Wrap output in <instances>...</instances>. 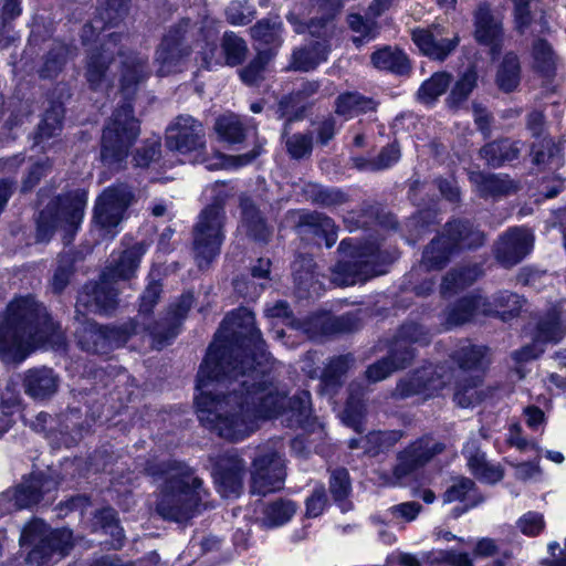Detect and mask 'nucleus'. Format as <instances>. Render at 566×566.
Returning a JSON list of instances; mask_svg holds the SVG:
<instances>
[{
	"label": "nucleus",
	"instance_id": "obj_50",
	"mask_svg": "<svg viewBox=\"0 0 566 566\" xmlns=\"http://www.w3.org/2000/svg\"><path fill=\"white\" fill-rule=\"evenodd\" d=\"M365 412L366 407L364 401L359 397H356L354 394H350L343 411L342 419L346 426L360 433L364 430L363 419Z\"/></svg>",
	"mask_w": 566,
	"mask_h": 566
},
{
	"label": "nucleus",
	"instance_id": "obj_6",
	"mask_svg": "<svg viewBox=\"0 0 566 566\" xmlns=\"http://www.w3.org/2000/svg\"><path fill=\"white\" fill-rule=\"evenodd\" d=\"M166 146L169 150L189 156L191 161L206 163L208 169L245 166L258 156V153L253 151L238 157L218 156L216 163L207 161L202 157L206 147L203 126L190 115L176 117L167 127Z\"/></svg>",
	"mask_w": 566,
	"mask_h": 566
},
{
	"label": "nucleus",
	"instance_id": "obj_63",
	"mask_svg": "<svg viewBox=\"0 0 566 566\" xmlns=\"http://www.w3.org/2000/svg\"><path fill=\"white\" fill-rule=\"evenodd\" d=\"M286 147L293 158H303L312 151V136L307 134H295L286 139Z\"/></svg>",
	"mask_w": 566,
	"mask_h": 566
},
{
	"label": "nucleus",
	"instance_id": "obj_58",
	"mask_svg": "<svg viewBox=\"0 0 566 566\" xmlns=\"http://www.w3.org/2000/svg\"><path fill=\"white\" fill-rule=\"evenodd\" d=\"M348 23L350 29L358 33V36L353 39L354 43L357 48L363 45L365 42H368L376 36V23L374 20L367 19L364 20L358 14H350L348 17Z\"/></svg>",
	"mask_w": 566,
	"mask_h": 566
},
{
	"label": "nucleus",
	"instance_id": "obj_22",
	"mask_svg": "<svg viewBox=\"0 0 566 566\" xmlns=\"http://www.w3.org/2000/svg\"><path fill=\"white\" fill-rule=\"evenodd\" d=\"M534 235L526 228L507 231L496 248V258L505 266L518 263L533 248Z\"/></svg>",
	"mask_w": 566,
	"mask_h": 566
},
{
	"label": "nucleus",
	"instance_id": "obj_39",
	"mask_svg": "<svg viewBox=\"0 0 566 566\" xmlns=\"http://www.w3.org/2000/svg\"><path fill=\"white\" fill-rule=\"evenodd\" d=\"M403 436L401 430L371 431L364 438L365 450L370 455H377L392 448Z\"/></svg>",
	"mask_w": 566,
	"mask_h": 566
},
{
	"label": "nucleus",
	"instance_id": "obj_15",
	"mask_svg": "<svg viewBox=\"0 0 566 566\" xmlns=\"http://www.w3.org/2000/svg\"><path fill=\"white\" fill-rule=\"evenodd\" d=\"M133 200L130 189L124 185L109 187L97 198L94 207V222L104 235L114 237L118 232V227Z\"/></svg>",
	"mask_w": 566,
	"mask_h": 566
},
{
	"label": "nucleus",
	"instance_id": "obj_1",
	"mask_svg": "<svg viewBox=\"0 0 566 566\" xmlns=\"http://www.w3.org/2000/svg\"><path fill=\"white\" fill-rule=\"evenodd\" d=\"M272 365L254 314L248 308L228 314L197 375L195 400L201 424L231 442L253 433L259 419L280 415L287 427L311 426L310 391L287 398L273 384Z\"/></svg>",
	"mask_w": 566,
	"mask_h": 566
},
{
	"label": "nucleus",
	"instance_id": "obj_16",
	"mask_svg": "<svg viewBox=\"0 0 566 566\" xmlns=\"http://www.w3.org/2000/svg\"><path fill=\"white\" fill-rule=\"evenodd\" d=\"M188 25V21H182L165 34L155 57L158 76H167L181 70L191 50L192 33H189Z\"/></svg>",
	"mask_w": 566,
	"mask_h": 566
},
{
	"label": "nucleus",
	"instance_id": "obj_48",
	"mask_svg": "<svg viewBox=\"0 0 566 566\" xmlns=\"http://www.w3.org/2000/svg\"><path fill=\"white\" fill-rule=\"evenodd\" d=\"M476 85V73L469 70L458 80L448 97L450 107L455 108L463 103Z\"/></svg>",
	"mask_w": 566,
	"mask_h": 566
},
{
	"label": "nucleus",
	"instance_id": "obj_14",
	"mask_svg": "<svg viewBox=\"0 0 566 566\" xmlns=\"http://www.w3.org/2000/svg\"><path fill=\"white\" fill-rule=\"evenodd\" d=\"M444 450L446 444L436 440L432 436L424 434L420 437L397 453L396 464L387 484L391 486L400 485L403 479L424 467Z\"/></svg>",
	"mask_w": 566,
	"mask_h": 566
},
{
	"label": "nucleus",
	"instance_id": "obj_13",
	"mask_svg": "<svg viewBox=\"0 0 566 566\" xmlns=\"http://www.w3.org/2000/svg\"><path fill=\"white\" fill-rule=\"evenodd\" d=\"M451 379L452 370L448 365H423L397 381L392 397L407 399L412 396L423 395L426 398H429L443 389Z\"/></svg>",
	"mask_w": 566,
	"mask_h": 566
},
{
	"label": "nucleus",
	"instance_id": "obj_55",
	"mask_svg": "<svg viewBox=\"0 0 566 566\" xmlns=\"http://www.w3.org/2000/svg\"><path fill=\"white\" fill-rule=\"evenodd\" d=\"M482 399L483 392L478 388L474 379H470L468 384H457L453 400L459 407H474Z\"/></svg>",
	"mask_w": 566,
	"mask_h": 566
},
{
	"label": "nucleus",
	"instance_id": "obj_3",
	"mask_svg": "<svg viewBox=\"0 0 566 566\" xmlns=\"http://www.w3.org/2000/svg\"><path fill=\"white\" fill-rule=\"evenodd\" d=\"M191 308V296L185 295L179 303L170 307L167 317L146 326L137 318H129L119 325H98L95 322H85L76 332L80 347L92 354L107 355L112 350L123 347L134 335L146 331L153 337L154 347L161 349L180 333L184 321Z\"/></svg>",
	"mask_w": 566,
	"mask_h": 566
},
{
	"label": "nucleus",
	"instance_id": "obj_43",
	"mask_svg": "<svg viewBox=\"0 0 566 566\" xmlns=\"http://www.w3.org/2000/svg\"><path fill=\"white\" fill-rule=\"evenodd\" d=\"M450 75L444 72L434 73L424 81L418 91V98L424 104H432L450 85Z\"/></svg>",
	"mask_w": 566,
	"mask_h": 566
},
{
	"label": "nucleus",
	"instance_id": "obj_19",
	"mask_svg": "<svg viewBox=\"0 0 566 566\" xmlns=\"http://www.w3.org/2000/svg\"><path fill=\"white\" fill-rule=\"evenodd\" d=\"M210 460L213 461L212 476L218 492L223 497H238L243 489L244 460L234 449Z\"/></svg>",
	"mask_w": 566,
	"mask_h": 566
},
{
	"label": "nucleus",
	"instance_id": "obj_57",
	"mask_svg": "<svg viewBox=\"0 0 566 566\" xmlns=\"http://www.w3.org/2000/svg\"><path fill=\"white\" fill-rule=\"evenodd\" d=\"M533 59L535 69L542 73L548 74L556 66V56L546 41L538 40L535 42Z\"/></svg>",
	"mask_w": 566,
	"mask_h": 566
},
{
	"label": "nucleus",
	"instance_id": "obj_46",
	"mask_svg": "<svg viewBox=\"0 0 566 566\" xmlns=\"http://www.w3.org/2000/svg\"><path fill=\"white\" fill-rule=\"evenodd\" d=\"M216 132L227 143H239L243 138V128L239 118L233 115H223L216 122Z\"/></svg>",
	"mask_w": 566,
	"mask_h": 566
},
{
	"label": "nucleus",
	"instance_id": "obj_52",
	"mask_svg": "<svg viewBox=\"0 0 566 566\" xmlns=\"http://www.w3.org/2000/svg\"><path fill=\"white\" fill-rule=\"evenodd\" d=\"M315 321H319L321 328L328 333H352L360 326L357 316L350 313L324 319L317 317Z\"/></svg>",
	"mask_w": 566,
	"mask_h": 566
},
{
	"label": "nucleus",
	"instance_id": "obj_60",
	"mask_svg": "<svg viewBox=\"0 0 566 566\" xmlns=\"http://www.w3.org/2000/svg\"><path fill=\"white\" fill-rule=\"evenodd\" d=\"M350 491L348 471L344 468L335 469L329 478V492L335 501L342 502Z\"/></svg>",
	"mask_w": 566,
	"mask_h": 566
},
{
	"label": "nucleus",
	"instance_id": "obj_41",
	"mask_svg": "<svg viewBox=\"0 0 566 566\" xmlns=\"http://www.w3.org/2000/svg\"><path fill=\"white\" fill-rule=\"evenodd\" d=\"M496 82L501 90L511 92L515 90L520 83V63L517 56L510 53L506 54L496 75Z\"/></svg>",
	"mask_w": 566,
	"mask_h": 566
},
{
	"label": "nucleus",
	"instance_id": "obj_10",
	"mask_svg": "<svg viewBox=\"0 0 566 566\" xmlns=\"http://www.w3.org/2000/svg\"><path fill=\"white\" fill-rule=\"evenodd\" d=\"M483 242V234L473 230L467 222H451L444 232L438 235L426 248L419 272L441 270L449 261L450 255L459 249L474 248Z\"/></svg>",
	"mask_w": 566,
	"mask_h": 566
},
{
	"label": "nucleus",
	"instance_id": "obj_49",
	"mask_svg": "<svg viewBox=\"0 0 566 566\" xmlns=\"http://www.w3.org/2000/svg\"><path fill=\"white\" fill-rule=\"evenodd\" d=\"M20 395L14 389L7 387L0 392V436L9 430L12 420L11 415L19 408Z\"/></svg>",
	"mask_w": 566,
	"mask_h": 566
},
{
	"label": "nucleus",
	"instance_id": "obj_17",
	"mask_svg": "<svg viewBox=\"0 0 566 566\" xmlns=\"http://www.w3.org/2000/svg\"><path fill=\"white\" fill-rule=\"evenodd\" d=\"M286 478L285 461L273 449L260 450L252 461L251 493L265 496L280 491Z\"/></svg>",
	"mask_w": 566,
	"mask_h": 566
},
{
	"label": "nucleus",
	"instance_id": "obj_8",
	"mask_svg": "<svg viewBox=\"0 0 566 566\" xmlns=\"http://www.w3.org/2000/svg\"><path fill=\"white\" fill-rule=\"evenodd\" d=\"M338 261L334 272L345 277L371 280L387 272V266L397 259V251L382 250V244L368 241L363 245L343 240L338 247Z\"/></svg>",
	"mask_w": 566,
	"mask_h": 566
},
{
	"label": "nucleus",
	"instance_id": "obj_30",
	"mask_svg": "<svg viewBox=\"0 0 566 566\" xmlns=\"http://www.w3.org/2000/svg\"><path fill=\"white\" fill-rule=\"evenodd\" d=\"M482 304L483 297L478 295L463 296L450 304L444 311L447 329L470 322L475 314L482 313Z\"/></svg>",
	"mask_w": 566,
	"mask_h": 566
},
{
	"label": "nucleus",
	"instance_id": "obj_31",
	"mask_svg": "<svg viewBox=\"0 0 566 566\" xmlns=\"http://www.w3.org/2000/svg\"><path fill=\"white\" fill-rule=\"evenodd\" d=\"M489 348L472 344L470 340H461L451 353V359L462 370H476L483 367Z\"/></svg>",
	"mask_w": 566,
	"mask_h": 566
},
{
	"label": "nucleus",
	"instance_id": "obj_51",
	"mask_svg": "<svg viewBox=\"0 0 566 566\" xmlns=\"http://www.w3.org/2000/svg\"><path fill=\"white\" fill-rule=\"evenodd\" d=\"M400 158V149L396 144L385 147L379 154L377 160L369 161L361 158L355 160L356 166L361 170L386 169L397 163Z\"/></svg>",
	"mask_w": 566,
	"mask_h": 566
},
{
	"label": "nucleus",
	"instance_id": "obj_36",
	"mask_svg": "<svg viewBox=\"0 0 566 566\" xmlns=\"http://www.w3.org/2000/svg\"><path fill=\"white\" fill-rule=\"evenodd\" d=\"M471 500V505H476L483 499L478 494L475 482L470 478L459 476L443 493V503L462 502Z\"/></svg>",
	"mask_w": 566,
	"mask_h": 566
},
{
	"label": "nucleus",
	"instance_id": "obj_56",
	"mask_svg": "<svg viewBox=\"0 0 566 566\" xmlns=\"http://www.w3.org/2000/svg\"><path fill=\"white\" fill-rule=\"evenodd\" d=\"M99 521L102 522V528L105 534H109L113 537L111 543L114 549L122 548L124 544V531L119 526L116 518V512L113 509H104L99 512Z\"/></svg>",
	"mask_w": 566,
	"mask_h": 566
},
{
	"label": "nucleus",
	"instance_id": "obj_40",
	"mask_svg": "<svg viewBox=\"0 0 566 566\" xmlns=\"http://www.w3.org/2000/svg\"><path fill=\"white\" fill-rule=\"evenodd\" d=\"M328 46L317 42L312 49H302L293 53L292 65L298 71H310L327 59Z\"/></svg>",
	"mask_w": 566,
	"mask_h": 566
},
{
	"label": "nucleus",
	"instance_id": "obj_32",
	"mask_svg": "<svg viewBox=\"0 0 566 566\" xmlns=\"http://www.w3.org/2000/svg\"><path fill=\"white\" fill-rule=\"evenodd\" d=\"M470 181L482 197H495L507 193L512 188V181L506 176L472 171Z\"/></svg>",
	"mask_w": 566,
	"mask_h": 566
},
{
	"label": "nucleus",
	"instance_id": "obj_53",
	"mask_svg": "<svg viewBox=\"0 0 566 566\" xmlns=\"http://www.w3.org/2000/svg\"><path fill=\"white\" fill-rule=\"evenodd\" d=\"M416 350L410 345L399 342L395 336L386 358L390 361L396 371L407 368L413 361Z\"/></svg>",
	"mask_w": 566,
	"mask_h": 566
},
{
	"label": "nucleus",
	"instance_id": "obj_44",
	"mask_svg": "<svg viewBox=\"0 0 566 566\" xmlns=\"http://www.w3.org/2000/svg\"><path fill=\"white\" fill-rule=\"evenodd\" d=\"M160 294H161V290H160V285H147V287L145 289V291L143 292V294L140 295L139 297V314L138 316L136 317L138 319L139 323H144L146 326H154V324L163 321L165 317H167L168 315V312L170 310V307H172L174 305H176L177 303H179L180 298L185 295H190L191 296V304L193 303V296L192 294L190 293H185L182 294L176 302L171 303L165 315L163 317H160V319L149 324V323H146L145 322V318H143V321L139 319V317L142 316H145L149 313H151L154 306L157 304L159 297H160Z\"/></svg>",
	"mask_w": 566,
	"mask_h": 566
},
{
	"label": "nucleus",
	"instance_id": "obj_25",
	"mask_svg": "<svg viewBox=\"0 0 566 566\" xmlns=\"http://www.w3.org/2000/svg\"><path fill=\"white\" fill-rule=\"evenodd\" d=\"M470 472L481 482L495 484L504 478V470L499 464L486 460L485 453L474 443H468L462 451Z\"/></svg>",
	"mask_w": 566,
	"mask_h": 566
},
{
	"label": "nucleus",
	"instance_id": "obj_47",
	"mask_svg": "<svg viewBox=\"0 0 566 566\" xmlns=\"http://www.w3.org/2000/svg\"><path fill=\"white\" fill-rule=\"evenodd\" d=\"M396 337L399 342H403L408 345L418 344L420 346H427L431 343L432 333L427 327L411 322L401 325Z\"/></svg>",
	"mask_w": 566,
	"mask_h": 566
},
{
	"label": "nucleus",
	"instance_id": "obj_11",
	"mask_svg": "<svg viewBox=\"0 0 566 566\" xmlns=\"http://www.w3.org/2000/svg\"><path fill=\"white\" fill-rule=\"evenodd\" d=\"M86 202L87 193L82 189L57 197L40 213L38 241L49 240L57 229L67 233L75 232L83 220Z\"/></svg>",
	"mask_w": 566,
	"mask_h": 566
},
{
	"label": "nucleus",
	"instance_id": "obj_42",
	"mask_svg": "<svg viewBox=\"0 0 566 566\" xmlns=\"http://www.w3.org/2000/svg\"><path fill=\"white\" fill-rule=\"evenodd\" d=\"M63 114L64 109L60 104L52 105V107L45 112L35 136L36 144H41L61 132Z\"/></svg>",
	"mask_w": 566,
	"mask_h": 566
},
{
	"label": "nucleus",
	"instance_id": "obj_33",
	"mask_svg": "<svg viewBox=\"0 0 566 566\" xmlns=\"http://www.w3.org/2000/svg\"><path fill=\"white\" fill-rule=\"evenodd\" d=\"M297 510L296 504L286 499H277L265 505L261 524L264 527L273 528L287 523Z\"/></svg>",
	"mask_w": 566,
	"mask_h": 566
},
{
	"label": "nucleus",
	"instance_id": "obj_28",
	"mask_svg": "<svg viewBox=\"0 0 566 566\" xmlns=\"http://www.w3.org/2000/svg\"><path fill=\"white\" fill-rule=\"evenodd\" d=\"M525 304L526 300L523 296L503 290L493 296L492 302L483 298L482 314L496 315L503 322H507L516 317Z\"/></svg>",
	"mask_w": 566,
	"mask_h": 566
},
{
	"label": "nucleus",
	"instance_id": "obj_7",
	"mask_svg": "<svg viewBox=\"0 0 566 566\" xmlns=\"http://www.w3.org/2000/svg\"><path fill=\"white\" fill-rule=\"evenodd\" d=\"M20 545L30 546L28 566H53L73 548V533L67 528L51 530L42 520L28 523L20 535Z\"/></svg>",
	"mask_w": 566,
	"mask_h": 566
},
{
	"label": "nucleus",
	"instance_id": "obj_59",
	"mask_svg": "<svg viewBox=\"0 0 566 566\" xmlns=\"http://www.w3.org/2000/svg\"><path fill=\"white\" fill-rule=\"evenodd\" d=\"M222 46L229 65H238L242 62L247 52V46L242 39L233 33H226Z\"/></svg>",
	"mask_w": 566,
	"mask_h": 566
},
{
	"label": "nucleus",
	"instance_id": "obj_20",
	"mask_svg": "<svg viewBox=\"0 0 566 566\" xmlns=\"http://www.w3.org/2000/svg\"><path fill=\"white\" fill-rule=\"evenodd\" d=\"M146 251L147 245L138 242L119 253H112L108 264L103 271V283L135 280L140 260Z\"/></svg>",
	"mask_w": 566,
	"mask_h": 566
},
{
	"label": "nucleus",
	"instance_id": "obj_45",
	"mask_svg": "<svg viewBox=\"0 0 566 566\" xmlns=\"http://www.w3.org/2000/svg\"><path fill=\"white\" fill-rule=\"evenodd\" d=\"M217 33L214 29H208L207 32L201 33V38L196 40V49L200 55V66L210 70L212 66L219 64L216 59L217 52Z\"/></svg>",
	"mask_w": 566,
	"mask_h": 566
},
{
	"label": "nucleus",
	"instance_id": "obj_26",
	"mask_svg": "<svg viewBox=\"0 0 566 566\" xmlns=\"http://www.w3.org/2000/svg\"><path fill=\"white\" fill-rule=\"evenodd\" d=\"M474 36L480 44L490 46L492 55L499 53L502 42V23L486 6L480 7L475 13Z\"/></svg>",
	"mask_w": 566,
	"mask_h": 566
},
{
	"label": "nucleus",
	"instance_id": "obj_4",
	"mask_svg": "<svg viewBox=\"0 0 566 566\" xmlns=\"http://www.w3.org/2000/svg\"><path fill=\"white\" fill-rule=\"evenodd\" d=\"M59 328L45 306L34 297L15 298L0 317V355L23 358L32 347L60 338Z\"/></svg>",
	"mask_w": 566,
	"mask_h": 566
},
{
	"label": "nucleus",
	"instance_id": "obj_27",
	"mask_svg": "<svg viewBox=\"0 0 566 566\" xmlns=\"http://www.w3.org/2000/svg\"><path fill=\"white\" fill-rule=\"evenodd\" d=\"M76 305L94 313H108L117 305V292L113 285H83Z\"/></svg>",
	"mask_w": 566,
	"mask_h": 566
},
{
	"label": "nucleus",
	"instance_id": "obj_23",
	"mask_svg": "<svg viewBox=\"0 0 566 566\" xmlns=\"http://www.w3.org/2000/svg\"><path fill=\"white\" fill-rule=\"evenodd\" d=\"M22 386L30 398L43 401L57 392L60 377L52 368L34 367L24 373Z\"/></svg>",
	"mask_w": 566,
	"mask_h": 566
},
{
	"label": "nucleus",
	"instance_id": "obj_24",
	"mask_svg": "<svg viewBox=\"0 0 566 566\" xmlns=\"http://www.w3.org/2000/svg\"><path fill=\"white\" fill-rule=\"evenodd\" d=\"M532 335L544 346L557 344L565 337L566 310L563 307V302L554 304L545 315L537 319Z\"/></svg>",
	"mask_w": 566,
	"mask_h": 566
},
{
	"label": "nucleus",
	"instance_id": "obj_2",
	"mask_svg": "<svg viewBox=\"0 0 566 566\" xmlns=\"http://www.w3.org/2000/svg\"><path fill=\"white\" fill-rule=\"evenodd\" d=\"M143 472L158 484L156 511L164 520L187 522L206 506L203 482L186 462L153 457L145 461Z\"/></svg>",
	"mask_w": 566,
	"mask_h": 566
},
{
	"label": "nucleus",
	"instance_id": "obj_35",
	"mask_svg": "<svg viewBox=\"0 0 566 566\" xmlns=\"http://www.w3.org/2000/svg\"><path fill=\"white\" fill-rule=\"evenodd\" d=\"M371 62L375 67L396 74H405L409 70V62L406 54L398 49L389 46L376 51L371 55Z\"/></svg>",
	"mask_w": 566,
	"mask_h": 566
},
{
	"label": "nucleus",
	"instance_id": "obj_21",
	"mask_svg": "<svg viewBox=\"0 0 566 566\" xmlns=\"http://www.w3.org/2000/svg\"><path fill=\"white\" fill-rule=\"evenodd\" d=\"M412 40L423 55L440 61L444 60L459 43L457 35L446 36V30L440 25L415 30Z\"/></svg>",
	"mask_w": 566,
	"mask_h": 566
},
{
	"label": "nucleus",
	"instance_id": "obj_54",
	"mask_svg": "<svg viewBox=\"0 0 566 566\" xmlns=\"http://www.w3.org/2000/svg\"><path fill=\"white\" fill-rule=\"evenodd\" d=\"M282 29V22L277 19H263L259 21L252 29L253 39L266 44L279 42Z\"/></svg>",
	"mask_w": 566,
	"mask_h": 566
},
{
	"label": "nucleus",
	"instance_id": "obj_9",
	"mask_svg": "<svg viewBox=\"0 0 566 566\" xmlns=\"http://www.w3.org/2000/svg\"><path fill=\"white\" fill-rule=\"evenodd\" d=\"M226 185L216 184L211 187L216 202L208 206L200 214L193 230V254L199 268L208 266L220 253L224 239V212L220 202L226 196Z\"/></svg>",
	"mask_w": 566,
	"mask_h": 566
},
{
	"label": "nucleus",
	"instance_id": "obj_18",
	"mask_svg": "<svg viewBox=\"0 0 566 566\" xmlns=\"http://www.w3.org/2000/svg\"><path fill=\"white\" fill-rule=\"evenodd\" d=\"M56 488V482L42 473L24 479L14 490L0 494V515L12 511L29 509L38 504L44 493Z\"/></svg>",
	"mask_w": 566,
	"mask_h": 566
},
{
	"label": "nucleus",
	"instance_id": "obj_34",
	"mask_svg": "<svg viewBox=\"0 0 566 566\" xmlns=\"http://www.w3.org/2000/svg\"><path fill=\"white\" fill-rule=\"evenodd\" d=\"M241 229H243L248 235L254 238L255 240L265 241L270 234V231L252 201L248 198L241 199Z\"/></svg>",
	"mask_w": 566,
	"mask_h": 566
},
{
	"label": "nucleus",
	"instance_id": "obj_62",
	"mask_svg": "<svg viewBox=\"0 0 566 566\" xmlns=\"http://www.w3.org/2000/svg\"><path fill=\"white\" fill-rule=\"evenodd\" d=\"M69 53V49L63 44H57L54 49L50 51L44 62V66L41 70V76L43 77H52L61 71L66 55Z\"/></svg>",
	"mask_w": 566,
	"mask_h": 566
},
{
	"label": "nucleus",
	"instance_id": "obj_5",
	"mask_svg": "<svg viewBox=\"0 0 566 566\" xmlns=\"http://www.w3.org/2000/svg\"><path fill=\"white\" fill-rule=\"evenodd\" d=\"M120 36L112 34L92 53L86 69V78L94 90L109 86L112 67L116 65L114 54L120 57V91L124 96L135 93L137 86L149 76L146 59L136 53L125 54L119 45Z\"/></svg>",
	"mask_w": 566,
	"mask_h": 566
},
{
	"label": "nucleus",
	"instance_id": "obj_64",
	"mask_svg": "<svg viewBox=\"0 0 566 566\" xmlns=\"http://www.w3.org/2000/svg\"><path fill=\"white\" fill-rule=\"evenodd\" d=\"M306 192L310 195L311 199L315 202L329 206L336 205L343 201L344 196L342 192L336 190H331L323 188L318 185H307Z\"/></svg>",
	"mask_w": 566,
	"mask_h": 566
},
{
	"label": "nucleus",
	"instance_id": "obj_37",
	"mask_svg": "<svg viewBox=\"0 0 566 566\" xmlns=\"http://www.w3.org/2000/svg\"><path fill=\"white\" fill-rule=\"evenodd\" d=\"M376 105L373 99L366 98L358 93L342 94L336 101V113L345 117V119L373 111Z\"/></svg>",
	"mask_w": 566,
	"mask_h": 566
},
{
	"label": "nucleus",
	"instance_id": "obj_12",
	"mask_svg": "<svg viewBox=\"0 0 566 566\" xmlns=\"http://www.w3.org/2000/svg\"><path fill=\"white\" fill-rule=\"evenodd\" d=\"M139 135L138 120L133 116L130 103L116 109L102 137V159L108 167L120 168L128 149Z\"/></svg>",
	"mask_w": 566,
	"mask_h": 566
},
{
	"label": "nucleus",
	"instance_id": "obj_38",
	"mask_svg": "<svg viewBox=\"0 0 566 566\" xmlns=\"http://www.w3.org/2000/svg\"><path fill=\"white\" fill-rule=\"evenodd\" d=\"M518 148L515 143L507 139L491 143L481 149V156L491 166H501L505 161L515 159Z\"/></svg>",
	"mask_w": 566,
	"mask_h": 566
},
{
	"label": "nucleus",
	"instance_id": "obj_61",
	"mask_svg": "<svg viewBox=\"0 0 566 566\" xmlns=\"http://www.w3.org/2000/svg\"><path fill=\"white\" fill-rule=\"evenodd\" d=\"M316 265L308 255H298L291 265L292 277L295 283H306L315 280Z\"/></svg>",
	"mask_w": 566,
	"mask_h": 566
},
{
	"label": "nucleus",
	"instance_id": "obj_29",
	"mask_svg": "<svg viewBox=\"0 0 566 566\" xmlns=\"http://www.w3.org/2000/svg\"><path fill=\"white\" fill-rule=\"evenodd\" d=\"M354 361L352 354L333 357L321 376L319 392L333 397L343 386V377Z\"/></svg>",
	"mask_w": 566,
	"mask_h": 566
}]
</instances>
